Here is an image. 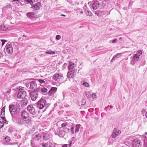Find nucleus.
<instances>
[{"label": "nucleus", "mask_w": 147, "mask_h": 147, "mask_svg": "<svg viewBox=\"0 0 147 147\" xmlns=\"http://www.w3.org/2000/svg\"><path fill=\"white\" fill-rule=\"evenodd\" d=\"M4 140L6 142H9L10 140V138L8 136H7L4 139Z\"/></svg>", "instance_id": "nucleus-30"}, {"label": "nucleus", "mask_w": 147, "mask_h": 147, "mask_svg": "<svg viewBox=\"0 0 147 147\" xmlns=\"http://www.w3.org/2000/svg\"><path fill=\"white\" fill-rule=\"evenodd\" d=\"M32 147H36V146H33Z\"/></svg>", "instance_id": "nucleus-52"}, {"label": "nucleus", "mask_w": 147, "mask_h": 147, "mask_svg": "<svg viewBox=\"0 0 147 147\" xmlns=\"http://www.w3.org/2000/svg\"><path fill=\"white\" fill-rule=\"evenodd\" d=\"M12 1L13 2H14V1H17V2H19V0H13Z\"/></svg>", "instance_id": "nucleus-47"}, {"label": "nucleus", "mask_w": 147, "mask_h": 147, "mask_svg": "<svg viewBox=\"0 0 147 147\" xmlns=\"http://www.w3.org/2000/svg\"><path fill=\"white\" fill-rule=\"evenodd\" d=\"M8 29L7 27L4 26L3 25L0 26V30L2 31H6Z\"/></svg>", "instance_id": "nucleus-19"}, {"label": "nucleus", "mask_w": 147, "mask_h": 147, "mask_svg": "<svg viewBox=\"0 0 147 147\" xmlns=\"http://www.w3.org/2000/svg\"><path fill=\"white\" fill-rule=\"evenodd\" d=\"M26 1L31 5H33V2L32 1V0H26Z\"/></svg>", "instance_id": "nucleus-34"}, {"label": "nucleus", "mask_w": 147, "mask_h": 147, "mask_svg": "<svg viewBox=\"0 0 147 147\" xmlns=\"http://www.w3.org/2000/svg\"><path fill=\"white\" fill-rule=\"evenodd\" d=\"M145 116L147 118V112H146V114H145Z\"/></svg>", "instance_id": "nucleus-48"}, {"label": "nucleus", "mask_w": 147, "mask_h": 147, "mask_svg": "<svg viewBox=\"0 0 147 147\" xmlns=\"http://www.w3.org/2000/svg\"><path fill=\"white\" fill-rule=\"evenodd\" d=\"M56 38L57 40H59L61 38V36L59 35H57L56 36Z\"/></svg>", "instance_id": "nucleus-39"}, {"label": "nucleus", "mask_w": 147, "mask_h": 147, "mask_svg": "<svg viewBox=\"0 0 147 147\" xmlns=\"http://www.w3.org/2000/svg\"><path fill=\"white\" fill-rule=\"evenodd\" d=\"M23 36L24 37L25 36L24 35H23Z\"/></svg>", "instance_id": "nucleus-55"}, {"label": "nucleus", "mask_w": 147, "mask_h": 147, "mask_svg": "<svg viewBox=\"0 0 147 147\" xmlns=\"http://www.w3.org/2000/svg\"><path fill=\"white\" fill-rule=\"evenodd\" d=\"M36 137H37V135L36 136Z\"/></svg>", "instance_id": "nucleus-56"}, {"label": "nucleus", "mask_w": 147, "mask_h": 147, "mask_svg": "<svg viewBox=\"0 0 147 147\" xmlns=\"http://www.w3.org/2000/svg\"><path fill=\"white\" fill-rule=\"evenodd\" d=\"M80 125H76V128H75V132H78L79 131V129L80 127Z\"/></svg>", "instance_id": "nucleus-22"}, {"label": "nucleus", "mask_w": 147, "mask_h": 147, "mask_svg": "<svg viewBox=\"0 0 147 147\" xmlns=\"http://www.w3.org/2000/svg\"><path fill=\"white\" fill-rule=\"evenodd\" d=\"M40 90L43 93H46L47 91V89L45 88H41Z\"/></svg>", "instance_id": "nucleus-25"}, {"label": "nucleus", "mask_w": 147, "mask_h": 147, "mask_svg": "<svg viewBox=\"0 0 147 147\" xmlns=\"http://www.w3.org/2000/svg\"><path fill=\"white\" fill-rule=\"evenodd\" d=\"M27 103V99L26 98H24L21 102V105L22 106H25L26 105Z\"/></svg>", "instance_id": "nucleus-17"}, {"label": "nucleus", "mask_w": 147, "mask_h": 147, "mask_svg": "<svg viewBox=\"0 0 147 147\" xmlns=\"http://www.w3.org/2000/svg\"><path fill=\"white\" fill-rule=\"evenodd\" d=\"M60 135L63 136L65 134V133L62 130H60L59 132Z\"/></svg>", "instance_id": "nucleus-31"}, {"label": "nucleus", "mask_w": 147, "mask_h": 147, "mask_svg": "<svg viewBox=\"0 0 147 147\" xmlns=\"http://www.w3.org/2000/svg\"><path fill=\"white\" fill-rule=\"evenodd\" d=\"M12 43L13 46H15V47H16L18 46V44L17 42H14Z\"/></svg>", "instance_id": "nucleus-35"}, {"label": "nucleus", "mask_w": 147, "mask_h": 147, "mask_svg": "<svg viewBox=\"0 0 147 147\" xmlns=\"http://www.w3.org/2000/svg\"><path fill=\"white\" fill-rule=\"evenodd\" d=\"M74 67H75V65H72V66H69V67H68V69L70 70H74V69H75V68H74Z\"/></svg>", "instance_id": "nucleus-28"}, {"label": "nucleus", "mask_w": 147, "mask_h": 147, "mask_svg": "<svg viewBox=\"0 0 147 147\" xmlns=\"http://www.w3.org/2000/svg\"><path fill=\"white\" fill-rule=\"evenodd\" d=\"M92 97L93 98H95L96 97V96L95 94H93L92 95Z\"/></svg>", "instance_id": "nucleus-41"}, {"label": "nucleus", "mask_w": 147, "mask_h": 147, "mask_svg": "<svg viewBox=\"0 0 147 147\" xmlns=\"http://www.w3.org/2000/svg\"><path fill=\"white\" fill-rule=\"evenodd\" d=\"M86 14L88 16H91L92 15V13L90 12H89L88 10H86Z\"/></svg>", "instance_id": "nucleus-29"}, {"label": "nucleus", "mask_w": 147, "mask_h": 147, "mask_svg": "<svg viewBox=\"0 0 147 147\" xmlns=\"http://www.w3.org/2000/svg\"><path fill=\"white\" fill-rule=\"evenodd\" d=\"M62 121H58L57 123V124H59L60 123H61V122Z\"/></svg>", "instance_id": "nucleus-46"}, {"label": "nucleus", "mask_w": 147, "mask_h": 147, "mask_svg": "<svg viewBox=\"0 0 147 147\" xmlns=\"http://www.w3.org/2000/svg\"><path fill=\"white\" fill-rule=\"evenodd\" d=\"M26 121H25L23 118H17L16 122L18 124L22 125L26 122Z\"/></svg>", "instance_id": "nucleus-14"}, {"label": "nucleus", "mask_w": 147, "mask_h": 147, "mask_svg": "<svg viewBox=\"0 0 147 147\" xmlns=\"http://www.w3.org/2000/svg\"><path fill=\"white\" fill-rule=\"evenodd\" d=\"M57 89V88L54 87H52L48 92V95L49 96H51L52 95L54 94L56 92Z\"/></svg>", "instance_id": "nucleus-13"}, {"label": "nucleus", "mask_w": 147, "mask_h": 147, "mask_svg": "<svg viewBox=\"0 0 147 147\" xmlns=\"http://www.w3.org/2000/svg\"><path fill=\"white\" fill-rule=\"evenodd\" d=\"M46 102L45 100H41L38 101V107L40 109H42L44 107Z\"/></svg>", "instance_id": "nucleus-9"}, {"label": "nucleus", "mask_w": 147, "mask_h": 147, "mask_svg": "<svg viewBox=\"0 0 147 147\" xmlns=\"http://www.w3.org/2000/svg\"><path fill=\"white\" fill-rule=\"evenodd\" d=\"M4 50L9 54H11L13 53L12 47L11 45L8 43L6 45Z\"/></svg>", "instance_id": "nucleus-2"}, {"label": "nucleus", "mask_w": 147, "mask_h": 147, "mask_svg": "<svg viewBox=\"0 0 147 147\" xmlns=\"http://www.w3.org/2000/svg\"><path fill=\"white\" fill-rule=\"evenodd\" d=\"M46 53L50 54H55V52L51 51H47L46 52Z\"/></svg>", "instance_id": "nucleus-24"}, {"label": "nucleus", "mask_w": 147, "mask_h": 147, "mask_svg": "<svg viewBox=\"0 0 147 147\" xmlns=\"http://www.w3.org/2000/svg\"><path fill=\"white\" fill-rule=\"evenodd\" d=\"M36 81H33L31 82L30 88L31 89L36 88Z\"/></svg>", "instance_id": "nucleus-16"}, {"label": "nucleus", "mask_w": 147, "mask_h": 147, "mask_svg": "<svg viewBox=\"0 0 147 147\" xmlns=\"http://www.w3.org/2000/svg\"><path fill=\"white\" fill-rule=\"evenodd\" d=\"M30 97L32 100L35 101L36 100L37 98L36 89L31 92L30 93Z\"/></svg>", "instance_id": "nucleus-8"}, {"label": "nucleus", "mask_w": 147, "mask_h": 147, "mask_svg": "<svg viewBox=\"0 0 147 147\" xmlns=\"http://www.w3.org/2000/svg\"><path fill=\"white\" fill-rule=\"evenodd\" d=\"M26 96V92L24 90H20L17 94V97L19 98H25Z\"/></svg>", "instance_id": "nucleus-6"}, {"label": "nucleus", "mask_w": 147, "mask_h": 147, "mask_svg": "<svg viewBox=\"0 0 147 147\" xmlns=\"http://www.w3.org/2000/svg\"><path fill=\"white\" fill-rule=\"evenodd\" d=\"M3 55L2 53H0V59L3 57Z\"/></svg>", "instance_id": "nucleus-45"}, {"label": "nucleus", "mask_w": 147, "mask_h": 147, "mask_svg": "<svg viewBox=\"0 0 147 147\" xmlns=\"http://www.w3.org/2000/svg\"><path fill=\"white\" fill-rule=\"evenodd\" d=\"M83 13V11H81L80 12V13H81V14H82Z\"/></svg>", "instance_id": "nucleus-50"}, {"label": "nucleus", "mask_w": 147, "mask_h": 147, "mask_svg": "<svg viewBox=\"0 0 147 147\" xmlns=\"http://www.w3.org/2000/svg\"><path fill=\"white\" fill-rule=\"evenodd\" d=\"M33 6L31 7V8L33 9V10H35L37 9V4H35L34 5H32Z\"/></svg>", "instance_id": "nucleus-27"}, {"label": "nucleus", "mask_w": 147, "mask_h": 147, "mask_svg": "<svg viewBox=\"0 0 147 147\" xmlns=\"http://www.w3.org/2000/svg\"><path fill=\"white\" fill-rule=\"evenodd\" d=\"M53 79L57 81H59L63 79V76L60 73L56 74L53 77Z\"/></svg>", "instance_id": "nucleus-4"}, {"label": "nucleus", "mask_w": 147, "mask_h": 147, "mask_svg": "<svg viewBox=\"0 0 147 147\" xmlns=\"http://www.w3.org/2000/svg\"><path fill=\"white\" fill-rule=\"evenodd\" d=\"M121 133L120 130H117V129H115L113 130L111 136L113 138H115L119 134Z\"/></svg>", "instance_id": "nucleus-12"}, {"label": "nucleus", "mask_w": 147, "mask_h": 147, "mask_svg": "<svg viewBox=\"0 0 147 147\" xmlns=\"http://www.w3.org/2000/svg\"><path fill=\"white\" fill-rule=\"evenodd\" d=\"M67 144H64L63 145L62 147H67Z\"/></svg>", "instance_id": "nucleus-43"}, {"label": "nucleus", "mask_w": 147, "mask_h": 147, "mask_svg": "<svg viewBox=\"0 0 147 147\" xmlns=\"http://www.w3.org/2000/svg\"><path fill=\"white\" fill-rule=\"evenodd\" d=\"M142 52L141 50H140L137 52L134 55L133 58L134 60L138 61L140 55L142 54Z\"/></svg>", "instance_id": "nucleus-11"}, {"label": "nucleus", "mask_w": 147, "mask_h": 147, "mask_svg": "<svg viewBox=\"0 0 147 147\" xmlns=\"http://www.w3.org/2000/svg\"><path fill=\"white\" fill-rule=\"evenodd\" d=\"M27 17H29L31 18H32L34 17L35 14L33 12H30L27 13L26 14Z\"/></svg>", "instance_id": "nucleus-18"}, {"label": "nucleus", "mask_w": 147, "mask_h": 147, "mask_svg": "<svg viewBox=\"0 0 147 147\" xmlns=\"http://www.w3.org/2000/svg\"><path fill=\"white\" fill-rule=\"evenodd\" d=\"M71 143H70V146H71Z\"/></svg>", "instance_id": "nucleus-53"}, {"label": "nucleus", "mask_w": 147, "mask_h": 147, "mask_svg": "<svg viewBox=\"0 0 147 147\" xmlns=\"http://www.w3.org/2000/svg\"><path fill=\"white\" fill-rule=\"evenodd\" d=\"M63 131L65 133H68L69 131V128L67 127H65L63 128Z\"/></svg>", "instance_id": "nucleus-23"}, {"label": "nucleus", "mask_w": 147, "mask_h": 147, "mask_svg": "<svg viewBox=\"0 0 147 147\" xmlns=\"http://www.w3.org/2000/svg\"><path fill=\"white\" fill-rule=\"evenodd\" d=\"M67 124L66 123H63L61 124V127L63 129V128L66 127Z\"/></svg>", "instance_id": "nucleus-33"}, {"label": "nucleus", "mask_w": 147, "mask_h": 147, "mask_svg": "<svg viewBox=\"0 0 147 147\" xmlns=\"http://www.w3.org/2000/svg\"><path fill=\"white\" fill-rule=\"evenodd\" d=\"M27 109L33 115L36 114V112L34 108L33 107L32 105L28 106L27 107Z\"/></svg>", "instance_id": "nucleus-10"}, {"label": "nucleus", "mask_w": 147, "mask_h": 147, "mask_svg": "<svg viewBox=\"0 0 147 147\" xmlns=\"http://www.w3.org/2000/svg\"><path fill=\"white\" fill-rule=\"evenodd\" d=\"M38 81L40 83H44L45 82V81L39 79Z\"/></svg>", "instance_id": "nucleus-40"}, {"label": "nucleus", "mask_w": 147, "mask_h": 147, "mask_svg": "<svg viewBox=\"0 0 147 147\" xmlns=\"http://www.w3.org/2000/svg\"><path fill=\"white\" fill-rule=\"evenodd\" d=\"M37 9H38L40 8V7H41V4L39 3H37Z\"/></svg>", "instance_id": "nucleus-38"}, {"label": "nucleus", "mask_w": 147, "mask_h": 147, "mask_svg": "<svg viewBox=\"0 0 147 147\" xmlns=\"http://www.w3.org/2000/svg\"><path fill=\"white\" fill-rule=\"evenodd\" d=\"M9 111L12 117L13 115H17L19 113V110L15 106L10 105L9 106Z\"/></svg>", "instance_id": "nucleus-1"}, {"label": "nucleus", "mask_w": 147, "mask_h": 147, "mask_svg": "<svg viewBox=\"0 0 147 147\" xmlns=\"http://www.w3.org/2000/svg\"><path fill=\"white\" fill-rule=\"evenodd\" d=\"M5 107H3L1 109V114L2 116H4L5 115Z\"/></svg>", "instance_id": "nucleus-21"}, {"label": "nucleus", "mask_w": 147, "mask_h": 147, "mask_svg": "<svg viewBox=\"0 0 147 147\" xmlns=\"http://www.w3.org/2000/svg\"><path fill=\"white\" fill-rule=\"evenodd\" d=\"M21 115L22 118L24 119L25 121H27L29 117L28 113L25 111H23L21 113Z\"/></svg>", "instance_id": "nucleus-7"}, {"label": "nucleus", "mask_w": 147, "mask_h": 147, "mask_svg": "<svg viewBox=\"0 0 147 147\" xmlns=\"http://www.w3.org/2000/svg\"><path fill=\"white\" fill-rule=\"evenodd\" d=\"M98 7L99 3L97 1L94 2L92 5V8L94 10L97 9Z\"/></svg>", "instance_id": "nucleus-15"}, {"label": "nucleus", "mask_w": 147, "mask_h": 147, "mask_svg": "<svg viewBox=\"0 0 147 147\" xmlns=\"http://www.w3.org/2000/svg\"><path fill=\"white\" fill-rule=\"evenodd\" d=\"M19 2H17L16 3H14V4L15 5H17L18 6L19 5Z\"/></svg>", "instance_id": "nucleus-42"}, {"label": "nucleus", "mask_w": 147, "mask_h": 147, "mask_svg": "<svg viewBox=\"0 0 147 147\" xmlns=\"http://www.w3.org/2000/svg\"><path fill=\"white\" fill-rule=\"evenodd\" d=\"M117 39H115L114 40H113L112 41V42L113 43H115L116 41H117Z\"/></svg>", "instance_id": "nucleus-44"}, {"label": "nucleus", "mask_w": 147, "mask_h": 147, "mask_svg": "<svg viewBox=\"0 0 147 147\" xmlns=\"http://www.w3.org/2000/svg\"><path fill=\"white\" fill-rule=\"evenodd\" d=\"M74 128L73 127H71V133L73 134H74Z\"/></svg>", "instance_id": "nucleus-37"}, {"label": "nucleus", "mask_w": 147, "mask_h": 147, "mask_svg": "<svg viewBox=\"0 0 147 147\" xmlns=\"http://www.w3.org/2000/svg\"><path fill=\"white\" fill-rule=\"evenodd\" d=\"M8 121L3 116H0V129L3 127L5 124H7Z\"/></svg>", "instance_id": "nucleus-3"}, {"label": "nucleus", "mask_w": 147, "mask_h": 147, "mask_svg": "<svg viewBox=\"0 0 147 147\" xmlns=\"http://www.w3.org/2000/svg\"><path fill=\"white\" fill-rule=\"evenodd\" d=\"M61 16H65V15H63V14H61Z\"/></svg>", "instance_id": "nucleus-49"}, {"label": "nucleus", "mask_w": 147, "mask_h": 147, "mask_svg": "<svg viewBox=\"0 0 147 147\" xmlns=\"http://www.w3.org/2000/svg\"><path fill=\"white\" fill-rule=\"evenodd\" d=\"M121 38H119V39H121Z\"/></svg>", "instance_id": "nucleus-54"}, {"label": "nucleus", "mask_w": 147, "mask_h": 147, "mask_svg": "<svg viewBox=\"0 0 147 147\" xmlns=\"http://www.w3.org/2000/svg\"><path fill=\"white\" fill-rule=\"evenodd\" d=\"M42 146L43 147H52V143H50L49 144L48 143V142L42 145Z\"/></svg>", "instance_id": "nucleus-20"}, {"label": "nucleus", "mask_w": 147, "mask_h": 147, "mask_svg": "<svg viewBox=\"0 0 147 147\" xmlns=\"http://www.w3.org/2000/svg\"><path fill=\"white\" fill-rule=\"evenodd\" d=\"M83 85L87 87H89V84L87 82H85L83 83Z\"/></svg>", "instance_id": "nucleus-32"}, {"label": "nucleus", "mask_w": 147, "mask_h": 147, "mask_svg": "<svg viewBox=\"0 0 147 147\" xmlns=\"http://www.w3.org/2000/svg\"><path fill=\"white\" fill-rule=\"evenodd\" d=\"M77 70L76 69H74V70H70L67 73V76L68 78H73L76 74Z\"/></svg>", "instance_id": "nucleus-5"}, {"label": "nucleus", "mask_w": 147, "mask_h": 147, "mask_svg": "<svg viewBox=\"0 0 147 147\" xmlns=\"http://www.w3.org/2000/svg\"><path fill=\"white\" fill-rule=\"evenodd\" d=\"M75 63L71 61H70L69 62V66L74 65Z\"/></svg>", "instance_id": "nucleus-36"}, {"label": "nucleus", "mask_w": 147, "mask_h": 147, "mask_svg": "<svg viewBox=\"0 0 147 147\" xmlns=\"http://www.w3.org/2000/svg\"><path fill=\"white\" fill-rule=\"evenodd\" d=\"M49 135L47 134H43V139L44 140H46L48 138Z\"/></svg>", "instance_id": "nucleus-26"}, {"label": "nucleus", "mask_w": 147, "mask_h": 147, "mask_svg": "<svg viewBox=\"0 0 147 147\" xmlns=\"http://www.w3.org/2000/svg\"><path fill=\"white\" fill-rule=\"evenodd\" d=\"M110 108H112V107L111 106H110Z\"/></svg>", "instance_id": "nucleus-51"}]
</instances>
